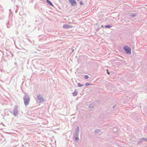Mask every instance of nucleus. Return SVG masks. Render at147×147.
Here are the masks:
<instances>
[{
  "instance_id": "f257e3e1",
  "label": "nucleus",
  "mask_w": 147,
  "mask_h": 147,
  "mask_svg": "<svg viewBox=\"0 0 147 147\" xmlns=\"http://www.w3.org/2000/svg\"><path fill=\"white\" fill-rule=\"evenodd\" d=\"M123 49L125 50L127 54H131V49L129 47L127 46H126L123 47Z\"/></svg>"
},
{
  "instance_id": "f03ea898",
  "label": "nucleus",
  "mask_w": 147,
  "mask_h": 147,
  "mask_svg": "<svg viewBox=\"0 0 147 147\" xmlns=\"http://www.w3.org/2000/svg\"><path fill=\"white\" fill-rule=\"evenodd\" d=\"M72 6L76 5L77 3L75 0H69Z\"/></svg>"
},
{
  "instance_id": "7ed1b4c3",
  "label": "nucleus",
  "mask_w": 147,
  "mask_h": 147,
  "mask_svg": "<svg viewBox=\"0 0 147 147\" xmlns=\"http://www.w3.org/2000/svg\"><path fill=\"white\" fill-rule=\"evenodd\" d=\"M30 98H25L24 99V103L26 105H28L30 101Z\"/></svg>"
},
{
  "instance_id": "20e7f679",
  "label": "nucleus",
  "mask_w": 147,
  "mask_h": 147,
  "mask_svg": "<svg viewBox=\"0 0 147 147\" xmlns=\"http://www.w3.org/2000/svg\"><path fill=\"white\" fill-rule=\"evenodd\" d=\"M72 26H69L67 25H65L63 26V28L65 29L69 28H71Z\"/></svg>"
},
{
  "instance_id": "39448f33",
  "label": "nucleus",
  "mask_w": 147,
  "mask_h": 147,
  "mask_svg": "<svg viewBox=\"0 0 147 147\" xmlns=\"http://www.w3.org/2000/svg\"><path fill=\"white\" fill-rule=\"evenodd\" d=\"M47 2L50 5H51L53 6V5L52 3L49 0H46Z\"/></svg>"
},
{
  "instance_id": "423d86ee",
  "label": "nucleus",
  "mask_w": 147,
  "mask_h": 147,
  "mask_svg": "<svg viewBox=\"0 0 147 147\" xmlns=\"http://www.w3.org/2000/svg\"><path fill=\"white\" fill-rule=\"evenodd\" d=\"M105 27L106 28H110L111 27V26L110 25H105Z\"/></svg>"
},
{
  "instance_id": "0eeeda50",
  "label": "nucleus",
  "mask_w": 147,
  "mask_h": 147,
  "mask_svg": "<svg viewBox=\"0 0 147 147\" xmlns=\"http://www.w3.org/2000/svg\"><path fill=\"white\" fill-rule=\"evenodd\" d=\"M84 78H85L86 79H88V78L89 77H88V76H87V75H85V76H84Z\"/></svg>"
},
{
  "instance_id": "6e6552de",
  "label": "nucleus",
  "mask_w": 147,
  "mask_h": 147,
  "mask_svg": "<svg viewBox=\"0 0 147 147\" xmlns=\"http://www.w3.org/2000/svg\"><path fill=\"white\" fill-rule=\"evenodd\" d=\"M90 85H91V84L89 83H86L85 84V85L86 86H88Z\"/></svg>"
},
{
  "instance_id": "1a4fd4ad",
  "label": "nucleus",
  "mask_w": 147,
  "mask_h": 147,
  "mask_svg": "<svg viewBox=\"0 0 147 147\" xmlns=\"http://www.w3.org/2000/svg\"><path fill=\"white\" fill-rule=\"evenodd\" d=\"M78 86L79 87H81V86H83V85L80 84V83H78Z\"/></svg>"
},
{
  "instance_id": "9d476101",
  "label": "nucleus",
  "mask_w": 147,
  "mask_h": 147,
  "mask_svg": "<svg viewBox=\"0 0 147 147\" xmlns=\"http://www.w3.org/2000/svg\"><path fill=\"white\" fill-rule=\"evenodd\" d=\"M80 4L81 5H82L83 4V3H82V1H81L80 2Z\"/></svg>"
},
{
  "instance_id": "9b49d317",
  "label": "nucleus",
  "mask_w": 147,
  "mask_h": 147,
  "mask_svg": "<svg viewBox=\"0 0 147 147\" xmlns=\"http://www.w3.org/2000/svg\"><path fill=\"white\" fill-rule=\"evenodd\" d=\"M108 69H107V73L108 74H109V72L108 71Z\"/></svg>"
},
{
  "instance_id": "f8f14e48",
  "label": "nucleus",
  "mask_w": 147,
  "mask_h": 147,
  "mask_svg": "<svg viewBox=\"0 0 147 147\" xmlns=\"http://www.w3.org/2000/svg\"><path fill=\"white\" fill-rule=\"evenodd\" d=\"M74 94L75 95H77V93H74Z\"/></svg>"
},
{
  "instance_id": "ddd939ff",
  "label": "nucleus",
  "mask_w": 147,
  "mask_h": 147,
  "mask_svg": "<svg viewBox=\"0 0 147 147\" xmlns=\"http://www.w3.org/2000/svg\"><path fill=\"white\" fill-rule=\"evenodd\" d=\"M77 139V138H76V140H77V139Z\"/></svg>"
},
{
  "instance_id": "4468645a",
  "label": "nucleus",
  "mask_w": 147,
  "mask_h": 147,
  "mask_svg": "<svg viewBox=\"0 0 147 147\" xmlns=\"http://www.w3.org/2000/svg\"><path fill=\"white\" fill-rule=\"evenodd\" d=\"M146 140L147 141V139H146Z\"/></svg>"
}]
</instances>
